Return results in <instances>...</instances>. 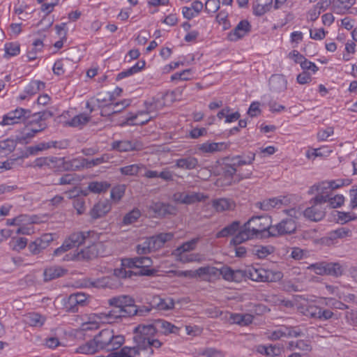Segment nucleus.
<instances>
[{
	"label": "nucleus",
	"instance_id": "obj_41",
	"mask_svg": "<svg viewBox=\"0 0 357 357\" xmlns=\"http://www.w3.org/2000/svg\"><path fill=\"white\" fill-rule=\"evenodd\" d=\"M155 326L156 327L157 331L158 329H160L161 332L165 335L169 333H176L174 330L178 329L177 327H176L174 324L162 319L156 320L155 321Z\"/></svg>",
	"mask_w": 357,
	"mask_h": 357
},
{
	"label": "nucleus",
	"instance_id": "obj_3",
	"mask_svg": "<svg viewBox=\"0 0 357 357\" xmlns=\"http://www.w3.org/2000/svg\"><path fill=\"white\" fill-rule=\"evenodd\" d=\"M112 309L108 312L101 313L100 318L107 322H113L116 319L133 316L136 314L135 300L126 295L114 296L108 300Z\"/></svg>",
	"mask_w": 357,
	"mask_h": 357
},
{
	"label": "nucleus",
	"instance_id": "obj_25",
	"mask_svg": "<svg viewBox=\"0 0 357 357\" xmlns=\"http://www.w3.org/2000/svg\"><path fill=\"white\" fill-rule=\"evenodd\" d=\"M125 342V337L121 335H115L112 330L110 337L106 343V346L104 347L103 350L107 351H112L117 350L121 347Z\"/></svg>",
	"mask_w": 357,
	"mask_h": 357
},
{
	"label": "nucleus",
	"instance_id": "obj_64",
	"mask_svg": "<svg viewBox=\"0 0 357 357\" xmlns=\"http://www.w3.org/2000/svg\"><path fill=\"white\" fill-rule=\"evenodd\" d=\"M26 244L27 239L23 237L13 239L11 242L13 249L17 251L24 249L26 246Z\"/></svg>",
	"mask_w": 357,
	"mask_h": 357
},
{
	"label": "nucleus",
	"instance_id": "obj_23",
	"mask_svg": "<svg viewBox=\"0 0 357 357\" xmlns=\"http://www.w3.org/2000/svg\"><path fill=\"white\" fill-rule=\"evenodd\" d=\"M241 222L238 220L233 221L231 223L223 227L216 233L215 238H225L231 236H236L241 229Z\"/></svg>",
	"mask_w": 357,
	"mask_h": 357
},
{
	"label": "nucleus",
	"instance_id": "obj_19",
	"mask_svg": "<svg viewBox=\"0 0 357 357\" xmlns=\"http://www.w3.org/2000/svg\"><path fill=\"white\" fill-rule=\"evenodd\" d=\"M198 278L207 282H211L220 278L219 268L214 266H202L197 269Z\"/></svg>",
	"mask_w": 357,
	"mask_h": 357
},
{
	"label": "nucleus",
	"instance_id": "obj_50",
	"mask_svg": "<svg viewBox=\"0 0 357 357\" xmlns=\"http://www.w3.org/2000/svg\"><path fill=\"white\" fill-rule=\"evenodd\" d=\"M291 347H294L300 351L307 353L312 350V346L309 341L299 340L296 342H291L289 343Z\"/></svg>",
	"mask_w": 357,
	"mask_h": 357
},
{
	"label": "nucleus",
	"instance_id": "obj_39",
	"mask_svg": "<svg viewBox=\"0 0 357 357\" xmlns=\"http://www.w3.org/2000/svg\"><path fill=\"white\" fill-rule=\"evenodd\" d=\"M255 153L252 152L248 153L247 155H236L231 158V162L234 165L242 166L245 165H250L255 160Z\"/></svg>",
	"mask_w": 357,
	"mask_h": 357
},
{
	"label": "nucleus",
	"instance_id": "obj_52",
	"mask_svg": "<svg viewBox=\"0 0 357 357\" xmlns=\"http://www.w3.org/2000/svg\"><path fill=\"white\" fill-rule=\"evenodd\" d=\"M90 119L89 116L85 114H80L74 116L68 123L72 127H77L86 124L89 121Z\"/></svg>",
	"mask_w": 357,
	"mask_h": 357
},
{
	"label": "nucleus",
	"instance_id": "obj_36",
	"mask_svg": "<svg viewBox=\"0 0 357 357\" xmlns=\"http://www.w3.org/2000/svg\"><path fill=\"white\" fill-rule=\"evenodd\" d=\"M17 142L12 139H6L0 141V158L7 156L12 153L15 147Z\"/></svg>",
	"mask_w": 357,
	"mask_h": 357
},
{
	"label": "nucleus",
	"instance_id": "obj_6",
	"mask_svg": "<svg viewBox=\"0 0 357 357\" xmlns=\"http://www.w3.org/2000/svg\"><path fill=\"white\" fill-rule=\"evenodd\" d=\"M112 330L106 328L100 331L92 340L87 342L84 345L80 346L78 352L86 354H92L99 350H103L104 347L110 337Z\"/></svg>",
	"mask_w": 357,
	"mask_h": 357
},
{
	"label": "nucleus",
	"instance_id": "obj_37",
	"mask_svg": "<svg viewBox=\"0 0 357 357\" xmlns=\"http://www.w3.org/2000/svg\"><path fill=\"white\" fill-rule=\"evenodd\" d=\"M144 66V61H138L135 65H134L131 68L119 73L116 76V80H120L125 77L131 76L135 73H137L142 69H143Z\"/></svg>",
	"mask_w": 357,
	"mask_h": 357
},
{
	"label": "nucleus",
	"instance_id": "obj_7",
	"mask_svg": "<svg viewBox=\"0 0 357 357\" xmlns=\"http://www.w3.org/2000/svg\"><path fill=\"white\" fill-rule=\"evenodd\" d=\"M328 197V195H324V192H323L322 193L318 194L314 198L312 199L310 201L312 206L307 208L303 211L304 216L307 219L314 222H318L322 220L325 216V211L321 205L326 202V198Z\"/></svg>",
	"mask_w": 357,
	"mask_h": 357
},
{
	"label": "nucleus",
	"instance_id": "obj_46",
	"mask_svg": "<svg viewBox=\"0 0 357 357\" xmlns=\"http://www.w3.org/2000/svg\"><path fill=\"white\" fill-rule=\"evenodd\" d=\"M206 198V196L200 192H192L189 193H185L184 204H192L204 201Z\"/></svg>",
	"mask_w": 357,
	"mask_h": 357
},
{
	"label": "nucleus",
	"instance_id": "obj_43",
	"mask_svg": "<svg viewBox=\"0 0 357 357\" xmlns=\"http://www.w3.org/2000/svg\"><path fill=\"white\" fill-rule=\"evenodd\" d=\"M63 305L66 312L72 313L78 312L79 308L81 307L73 294L65 301Z\"/></svg>",
	"mask_w": 357,
	"mask_h": 357
},
{
	"label": "nucleus",
	"instance_id": "obj_9",
	"mask_svg": "<svg viewBox=\"0 0 357 357\" xmlns=\"http://www.w3.org/2000/svg\"><path fill=\"white\" fill-rule=\"evenodd\" d=\"M31 116V111L28 109L17 107L15 110L9 112L3 116L1 124L2 126H10L24 123Z\"/></svg>",
	"mask_w": 357,
	"mask_h": 357
},
{
	"label": "nucleus",
	"instance_id": "obj_5",
	"mask_svg": "<svg viewBox=\"0 0 357 357\" xmlns=\"http://www.w3.org/2000/svg\"><path fill=\"white\" fill-rule=\"evenodd\" d=\"M243 273L245 280L248 278L255 282H273L278 281L282 278V273L280 271H274L262 268L250 267L243 270Z\"/></svg>",
	"mask_w": 357,
	"mask_h": 357
},
{
	"label": "nucleus",
	"instance_id": "obj_4",
	"mask_svg": "<svg viewBox=\"0 0 357 357\" xmlns=\"http://www.w3.org/2000/svg\"><path fill=\"white\" fill-rule=\"evenodd\" d=\"M123 263L124 265L128 266V268L136 269L135 271H129V276H130L131 274L135 275L153 276L157 272L155 269L149 268L153 264V261L148 257L141 256L126 259Z\"/></svg>",
	"mask_w": 357,
	"mask_h": 357
},
{
	"label": "nucleus",
	"instance_id": "obj_22",
	"mask_svg": "<svg viewBox=\"0 0 357 357\" xmlns=\"http://www.w3.org/2000/svg\"><path fill=\"white\" fill-rule=\"evenodd\" d=\"M67 270L59 266H51L45 268L43 277L45 282H49L61 278L67 273Z\"/></svg>",
	"mask_w": 357,
	"mask_h": 357
},
{
	"label": "nucleus",
	"instance_id": "obj_26",
	"mask_svg": "<svg viewBox=\"0 0 357 357\" xmlns=\"http://www.w3.org/2000/svg\"><path fill=\"white\" fill-rule=\"evenodd\" d=\"M228 148L226 142H205L199 145L198 149L204 153H212L222 151Z\"/></svg>",
	"mask_w": 357,
	"mask_h": 357
},
{
	"label": "nucleus",
	"instance_id": "obj_27",
	"mask_svg": "<svg viewBox=\"0 0 357 357\" xmlns=\"http://www.w3.org/2000/svg\"><path fill=\"white\" fill-rule=\"evenodd\" d=\"M47 127L46 123H39V129L26 128V131L21 135L17 136L16 142L20 144H27L36 135V134L44 130Z\"/></svg>",
	"mask_w": 357,
	"mask_h": 357
},
{
	"label": "nucleus",
	"instance_id": "obj_34",
	"mask_svg": "<svg viewBox=\"0 0 357 357\" xmlns=\"http://www.w3.org/2000/svg\"><path fill=\"white\" fill-rule=\"evenodd\" d=\"M110 187L111 184L106 181H95L89 183L87 188L94 194H100L107 192Z\"/></svg>",
	"mask_w": 357,
	"mask_h": 357
},
{
	"label": "nucleus",
	"instance_id": "obj_17",
	"mask_svg": "<svg viewBox=\"0 0 357 357\" xmlns=\"http://www.w3.org/2000/svg\"><path fill=\"white\" fill-rule=\"evenodd\" d=\"M98 255L96 245L94 244H91L89 242V245H87L85 248L81 249L79 250H77L74 252L71 257L70 259L72 260H90Z\"/></svg>",
	"mask_w": 357,
	"mask_h": 357
},
{
	"label": "nucleus",
	"instance_id": "obj_33",
	"mask_svg": "<svg viewBox=\"0 0 357 357\" xmlns=\"http://www.w3.org/2000/svg\"><path fill=\"white\" fill-rule=\"evenodd\" d=\"M273 0H256L253 4V13L255 15L261 16L269 11L272 7Z\"/></svg>",
	"mask_w": 357,
	"mask_h": 357
},
{
	"label": "nucleus",
	"instance_id": "obj_32",
	"mask_svg": "<svg viewBox=\"0 0 357 357\" xmlns=\"http://www.w3.org/2000/svg\"><path fill=\"white\" fill-rule=\"evenodd\" d=\"M343 185V182L341 180L337 181H331L330 182H323L321 184L317 185H313L312 187V191L315 189L317 191L318 194L322 193L323 192L328 191L329 192H332V191L335 189H337Z\"/></svg>",
	"mask_w": 357,
	"mask_h": 357
},
{
	"label": "nucleus",
	"instance_id": "obj_44",
	"mask_svg": "<svg viewBox=\"0 0 357 357\" xmlns=\"http://www.w3.org/2000/svg\"><path fill=\"white\" fill-rule=\"evenodd\" d=\"M351 234L352 231L349 229L340 227L328 232V237L329 239L334 241L337 238H343L347 236H351Z\"/></svg>",
	"mask_w": 357,
	"mask_h": 357
},
{
	"label": "nucleus",
	"instance_id": "obj_12",
	"mask_svg": "<svg viewBox=\"0 0 357 357\" xmlns=\"http://www.w3.org/2000/svg\"><path fill=\"white\" fill-rule=\"evenodd\" d=\"M112 149L119 152L141 151L144 144L137 139L114 141L111 144Z\"/></svg>",
	"mask_w": 357,
	"mask_h": 357
},
{
	"label": "nucleus",
	"instance_id": "obj_24",
	"mask_svg": "<svg viewBox=\"0 0 357 357\" xmlns=\"http://www.w3.org/2000/svg\"><path fill=\"white\" fill-rule=\"evenodd\" d=\"M174 167L185 170L195 169L199 167V160L193 156L181 158L176 160Z\"/></svg>",
	"mask_w": 357,
	"mask_h": 357
},
{
	"label": "nucleus",
	"instance_id": "obj_8",
	"mask_svg": "<svg viewBox=\"0 0 357 357\" xmlns=\"http://www.w3.org/2000/svg\"><path fill=\"white\" fill-rule=\"evenodd\" d=\"M300 310L304 316L320 321H326L332 319H338L336 317V314L330 309H326L316 305L302 306L301 307Z\"/></svg>",
	"mask_w": 357,
	"mask_h": 357
},
{
	"label": "nucleus",
	"instance_id": "obj_57",
	"mask_svg": "<svg viewBox=\"0 0 357 357\" xmlns=\"http://www.w3.org/2000/svg\"><path fill=\"white\" fill-rule=\"evenodd\" d=\"M86 162H88V160L85 158L73 159L67 163L70 165V167H68L67 169H70L72 170H79L86 165Z\"/></svg>",
	"mask_w": 357,
	"mask_h": 357
},
{
	"label": "nucleus",
	"instance_id": "obj_31",
	"mask_svg": "<svg viewBox=\"0 0 357 357\" xmlns=\"http://www.w3.org/2000/svg\"><path fill=\"white\" fill-rule=\"evenodd\" d=\"M283 204V200L278 197L264 199L262 202H258L255 206L262 211H268L275 208H279Z\"/></svg>",
	"mask_w": 357,
	"mask_h": 357
},
{
	"label": "nucleus",
	"instance_id": "obj_38",
	"mask_svg": "<svg viewBox=\"0 0 357 357\" xmlns=\"http://www.w3.org/2000/svg\"><path fill=\"white\" fill-rule=\"evenodd\" d=\"M271 90L280 92L286 89V81L280 75H272L269 79Z\"/></svg>",
	"mask_w": 357,
	"mask_h": 357
},
{
	"label": "nucleus",
	"instance_id": "obj_62",
	"mask_svg": "<svg viewBox=\"0 0 357 357\" xmlns=\"http://www.w3.org/2000/svg\"><path fill=\"white\" fill-rule=\"evenodd\" d=\"M99 107H102L100 114L102 116H109L114 114H116L120 112V109H115L114 104L109 103L105 105H99Z\"/></svg>",
	"mask_w": 357,
	"mask_h": 357
},
{
	"label": "nucleus",
	"instance_id": "obj_13",
	"mask_svg": "<svg viewBox=\"0 0 357 357\" xmlns=\"http://www.w3.org/2000/svg\"><path fill=\"white\" fill-rule=\"evenodd\" d=\"M251 31V25L248 20H241L236 26L227 33L229 41H237L243 38Z\"/></svg>",
	"mask_w": 357,
	"mask_h": 357
},
{
	"label": "nucleus",
	"instance_id": "obj_47",
	"mask_svg": "<svg viewBox=\"0 0 357 357\" xmlns=\"http://www.w3.org/2000/svg\"><path fill=\"white\" fill-rule=\"evenodd\" d=\"M324 195H328V197L326 198V202L329 203V205L331 208H337L341 206L344 202V198L341 195H336L332 197V192H329L328 191L324 192Z\"/></svg>",
	"mask_w": 357,
	"mask_h": 357
},
{
	"label": "nucleus",
	"instance_id": "obj_60",
	"mask_svg": "<svg viewBox=\"0 0 357 357\" xmlns=\"http://www.w3.org/2000/svg\"><path fill=\"white\" fill-rule=\"evenodd\" d=\"M139 169L140 167L138 165L133 164L121 167L120 172L123 175L135 176L138 174Z\"/></svg>",
	"mask_w": 357,
	"mask_h": 357
},
{
	"label": "nucleus",
	"instance_id": "obj_1",
	"mask_svg": "<svg viewBox=\"0 0 357 357\" xmlns=\"http://www.w3.org/2000/svg\"><path fill=\"white\" fill-rule=\"evenodd\" d=\"M157 331L153 324H140L135 328L134 347H123L112 353L113 357H151L154 349H159L162 342L156 338Z\"/></svg>",
	"mask_w": 357,
	"mask_h": 357
},
{
	"label": "nucleus",
	"instance_id": "obj_20",
	"mask_svg": "<svg viewBox=\"0 0 357 357\" xmlns=\"http://www.w3.org/2000/svg\"><path fill=\"white\" fill-rule=\"evenodd\" d=\"M174 237L172 233H160L147 238L153 251L161 248L166 242L171 241Z\"/></svg>",
	"mask_w": 357,
	"mask_h": 357
},
{
	"label": "nucleus",
	"instance_id": "obj_51",
	"mask_svg": "<svg viewBox=\"0 0 357 357\" xmlns=\"http://www.w3.org/2000/svg\"><path fill=\"white\" fill-rule=\"evenodd\" d=\"M198 241H199L198 238H192L189 241L183 243L180 247H178L176 249V251L180 255V254H184V252H190L191 250H193L195 248Z\"/></svg>",
	"mask_w": 357,
	"mask_h": 357
},
{
	"label": "nucleus",
	"instance_id": "obj_10",
	"mask_svg": "<svg viewBox=\"0 0 357 357\" xmlns=\"http://www.w3.org/2000/svg\"><path fill=\"white\" fill-rule=\"evenodd\" d=\"M296 223L292 218H285L271 227V236H280L291 234L296 231Z\"/></svg>",
	"mask_w": 357,
	"mask_h": 357
},
{
	"label": "nucleus",
	"instance_id": "obj_53",
	"mask_svg": "<svg viewBox=\"0 0 357 357\" xmlns=\"http://www.w3.org/2000/svg\"><path fill=\"white\" fill-rule=\"evenodd\" d=\"M126 186L124 185H118L111 190V199L115 202H119L124 195Z\"/></svg>",
	"mask_w": 357,
	"mask_h": 357
},
{
	"label": "nucleus",
	"instance_id": "obj_30",
	"mask_svg": "<svg viewBox=\"0 0 357 357\" xmlns=\"http://www.w3.org/2000/svg\"><path fill=\"white\" fill-rule=\"evenodd\" d=\"M151 305V307L159 310H168L174 308V300L169 297L161 298L160 296H155L153 298Z\"/></svg>",
	"mask_w": 357,
	"mask_h": 357
},
{
	"label": "nucleus",
	"instance_id": "obj_40",
	"mask_svg": "<svg viewBox=\"0 0 357 357\" xmlns=\"http://www.w3.org/2000/svg\"><path fill=\"white\" fill-rule=\"evenodd\" d=\"M45 84L39 80H32L24 89V93L29 96H33L44 89Z\"/></svg>",
	"mask_w": 357,
	"mask_h": 357
},
{
	"label": "nucleus",
	"instance_id": "obj_58",
	"mask_svg": "<svg viewBox=\"0 0 357 357\" xmlns=\"http://www.w3.org/2000/svg\"><path fill=\"white\" fill-rule=\"evenodd\" d=\"M213 205L217 211H223L231 208L229 200L224 198L215 200Z\"/></svg>",
	"mask_w": 357,
	"mask_h": 357
},
{
	"label": "nucleus",
	"instance_id": "obj_18",
	"mask_svg": "<svg viewBox=\"0 0 357 357\" xmlns=\"http://www.w3.org/2000/svg\"><path fill=\"white\" fill-rule=\"evenodd\" d=\"M91 231H77L72 234L66 239V242L68 244L69 248L79 247L82 244L86 243L89 240Z\"/></svg>",
	"mask_w": 357,
	"mask_h": 357
},
{
	"label": "nucleus",
	"instance_id": "obj_21",
	"mask_svg": "<svg viewBox=\"0 0 357 357\" xmlns=\"http://www.w3.org/2000/svg\"><path fill=\"white\" fill-rule=\"evenodd\" d=\"M75 68V63L68 58L57 60L53 66V72L56 75H62L71 71Z\"/></svg>",
	"mask_w": 357,
	"mask_h": 357
},
{
	"label": "nucleus",
	"instance_id": "obj_48",
	"mask_svg": "<svg viewBox=\"0 0 357 357\" xmlns=\"http://www.w3.org/2000/svg\"><path fill=\"white\" fill-rule=\"evenodd\" d=\"M326 275L338 277L342 274L343 270L338 263L326 262Z\"/></svg>",
	"mask_w": 357,
	"mask_h": 357
},
{
	"label": "nucleus",
	"instance_id": "obj_56",
	"mask_svg": "<svg viewBox=\"0 0 357 357\" xmlns=\"http://www.w3.org/2000/svg\"><path fill=\"white\" fill-rule=\"evenodd\" d=\"M53 114L50 111H43L35 113L33 114H31V116L33 117V120L31 121L33 122H39V123H45V121L51 118Z\"/></svg>",
	"mask_w": 357,
	"mask_h": 357
},
{
	"label": "nucleus",
	"instance_id": "obj_16",
	"mask_svg": "<svg viewBox=\"0 0 357 357\" xmlns=\"http://www.w3.org/2000/svg\"><path fill=\"white\" fill-rule=\"evenodd\" d=\"M112 209V205L109 200H100L93 205L89 211V215L93 220L104 217Z\"/></svg>",
	"mask_w": 357,
	"mask_h": 357
},
{
	"label": "nucleus",
	"instance_id": "obj_28",
	"mask_svg": "<svg viewBox=\"0 0 357 357\" xmlns=\"http://www.w3.org/2000/svg\"><path fill=\"white\" fill-rule=\"evenodd\" d=\"M356 3V0H333L332 11L344 15Z\"/></svg>",
	"mask_w": 357,
	"mask_h": 357
},
{
	"label": "nucleus",
	"instance_id": "obj_15",
	"mask_svg": "<svg viewBox=\"0 0 357 357\" xmlns=\"http://www.w3.org/2000/svg\"><path fill=\"white\" fill-rule=\"evenodd\" d=\"M53 236L51 234H44L37 238L29 245L30 252L33 255L40 253L43 250L47 248L50 243L53 241Z\"/></svg>",
	"mask_w": 357,
	"mask_h": 357
},
{
	"label": "nucleus",
	"instance_id": "obj_54",
	"mask_svg": "<svg viewBox=\"0 0 357 357\" xmlns=\"http://www.w3.org/2000/svg\"><path fill=\"white\" fill-rule=\"evenodd\" d=\"M326 305L331 307L333 309L338 310H347L349 309V306L342 301H340L333 298H325Z\"/></svg>",
	"mask_w": 357,
	"mask_h": 357
},
{
	"label": "nucleus",
	"instance_id": "obj_59",
	"mask_svg": "<svg viewBox=\"0 0 357 357\" xmlns=\"http://www.w3.org/2000/svg\"><path fill=\"white\" fill-rule=\"evenodd\" d=\"M220 0H207L205 3V11L209 14L215 13L220 9Z\"/></svg>",
	"mask_w": 357,
	"mask_h": 357
},
{
	"label": "nucleus",
	"instance_id": "obj_45",
	"mask_svg": "<svg viewBox=\"0 0 357 357\" xmlns=\"http://www.w3.org/2000/svg\"><path fill=\"white\" fill-rule=\"evenodd\" d=\"M141 216V212L138 208H134L131 211L126 213L123 220L122 225H130L135 222Z\"/></svg>",
	"mask_w": 357,
	"mask_h": 357
},
{
	"label": "nucleus",
	"instance_id": "obj_35",
	"mask_svg": "<svg viewBox=\"0 0 357 357\" xmlns=\"http://www.w3.org/2000/svg\"><path fill=\"white\" fill-rule=\"evenodd\" d=\"M46 321V317L39 313L31 312L25 316V321L31 326L41 327Z\"/></svg>",
	"mask_w": 357,
	"mask_h": 357
},
{
	"label": "nucleus",
	"instance_id": "obj_2",
	"mask_svg": "<svg viewBox=\"0 0 357 357\" xmlns=\"http://www.w3.org/2000/svg\"><path fill=\"white\" fill-rule=\"evenodd\" d=\"M271 218L268 215L253 216L241 227L239 232L230 241L231 245L241 243L253 238L271 236Z\"/></svg>",
	"mask_w": 357,
	"mask_h": 357
},
{
	"label": "nucleus",
	"instance_id": "obj_63",
	"mask_svg": "<svg viewBox=\"0 0 357 357\" xmlns=\"http://www.w3.org/2000/svg\"><path fill=\"white\" fill-rule=\"evenodd\" d=\"M6 54L8 56H13L20 54V45L17 43H9L5 45Z\"/></svg>",
	"mask_w": 357,
	"mask_h": 357
},
{
	"label": "nucleus",
	"instance_id": "obj_11",
	"mask_svg": "<svg viewBox=\"0 0 357 357\" xmlns=\"http://www.w3.org/2000/svg\"><path fill=\"white\" fill-rule=\"evenodd\" d=\"M149 209L153 213L155 217L158 218L176 215L177 213V208L175 206L161 202H152L149 206Z\"/></svg>",
	"mask_w": 357,
	"mask_h": 357
},
{
	"label": "nucleus",
	"instance_id": "obj_29",
	"mask_svg": "<svg viewBox=\"0 0 357 357\" xmlns=\"http://www.w3.org/2000/svg\"><path fill=\"white\" fill-rule=\"evenodd\" d=\"M254 316L250 314L229 313V321L231 324L241 326H248L252 323Z\"/></svg>",
	"mask_w": 357,
	"mask_h": 357
},
{
	"label": "nucleus",
	"instance_id": "obj_61",
	"mask_svg": "<svg viewBox=\"0 0 357 357\" xmlns=\"http://www.w3.org/2000/svg\"><path fill=\"white\" fill-rule=\"evenodd\" d=\"M47 167L50 169H56L59 166L64 165V158H58L54 156L47 157Z\"/></svg>",
	"mask_w": 357,
	"mask_h": 357
},
{
	"label": "nucleus",
	"instance_id": "obj_14",
	"mask_svg": "<svg viewBox=\"0 0 357 357\" xmlns=\"http://www.w3.org/2000/svg\"><path fill=\"white\" fill-rule=\"evenodd\" d=\"M220 276L222 275L225 280L229 282H241L245 280L243 270H233L228 266H223L219 268Z\"/></svg>",
	"mask_w": 357,
	"mask_h": 357
},
{
	"label": "nucleus",
	"instance_id": "obj_55",
	"mask_svg": "<svg viewBox=\"0 0 357 357\" xmlns=\"http://www.w3.org/2000/svg\"><path fill=\"white\" fill-rule=\"evenodd\" d=\"M77 181L76 175L75 174H65L60 177L56 184L57 185H73Z\"/></svg>",
	"mask_w": 357,
	"mask_h": 357
},
{
	"label": "nucleus",
	"instance_id": "obj_49",
	"mask_svg": "<svg viewBox=\"0 0 357 357\" xmlns=\"http://www.w3.org/2000/svg\"><path fill=\"white\" fill-rule=\"evenodd\" d=\"M273 252V247L256 245L253 248V253L257 256L259 259H264Z\"/></svg>",
	"mask_w": 357,
	"mask_h": 357
},
{
	"label": "nucleus",
	"instance_id": "obj_42",
	"mask_svg": "<svg viewBox=\"0 0 357 357\" xmlns=\"http://www.w3.org/2000/svg\"><path fill=\"white\" fill-rule=\"evenodd\" d=\"M43 46L44 45L41 40H36L33 43L31 47L27 51L28 59L29 61L35 60L37 58L38 54L43 51Z\"/></svg>",
	"mask_w": 357,
	"mask_h": 357
}]
</instances>
